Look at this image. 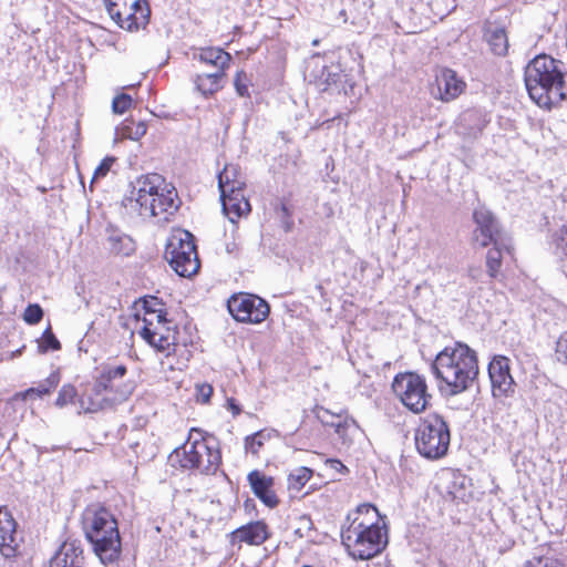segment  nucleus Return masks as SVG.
<instances>
[{
	"label": "nucleus",
	"instance_id": "1",
	"mask_svg": "<svg viewBox=\"0 0 567 567\" xmlns=\"http://www.w3.org/2000/svg\"><path fill=\"white\" fill-rule=\"evenodd\" d=\"M566 66L547 54L535 56L525 68V85L530 99L550 110L567 99Z\"/></svg>",
	"mask_w": 567,
	"mask_h": 567
},
{
	"label": "nucleus",
	"instance_id": "2",
	"mask_svg": "<svg viewBox=\"0 0 567 567\" xmlns=\"http://www.w3.org/2000/svg\"><path fill=\"white\" fill-rule=\"evenodd\" d=\"M432 372L440 383H444L450 394L467 390L478 374L475 352L463 343L446 347L435 357Z\"/></svg>",
	"mask_w": 567,
	"mask_h": 567
},
{
	"label": "nucleus",
	"instance_id": "3",
	"mask_svg": "<svg viewBox=\"0 0 567 567\" xmlns=\"http://www.w3.org/2000/svg\"><path fill=\"white\" fill-rule=\"evenodd\" d=\"M127 200L138 207L141 216L161 217L168 220L179 207L181 200L173 185L165 184L158 174H147L132 183Z\"/></svg>",
	"mask_w": 567,
	"mask_h": 567
},
{
	"label": "nucleus",
	"instance_id": "4",
	"mask_svg": "<svg viewBox=\"0 0 567 567\" xmlns=\"http://www.w3.org/2000/svg\"><path fill=\"white\" fill-rule=\"evenodd\" d=\"M82 523L85 537L102 564L116 561L122 543L117 522L111 511L100 504H91L83 512Z\"/></svg>",
	"mask_w": 567,
	"mask_h": 567
},
{
	"label": "nucleus",
	"instance_id": "5",
	"mask_svg": "<svg viewBox=\"0 0 567 567\" xmlns=\"http://www.w3.org/2000/svg\"><path fill=\"white\" fill-rule=\"evenodd\" d=\"M125 365H106L96 378L90 393L80 399L85 413H94L125 402L135 390L133 380H125Z\"/></svg>",
	"mask_w": 567,
	"mask_h": 567
},
{
	"label": "nucleus",
	"instance_id": "6",
	"mask_svg": "<svg viewBox=\"0 0 567 567\" xmlns=\"http://www.w3.org/2000/svg\"><path fill=\"white\" fill-rule=\"evenodd\" d=\"M171 460L178 462L182 468L209 475L217 472L221 455L213 436L204 437L200 431L193 429L185 444L174 450Z\"/></svg>",
	"mask_w": 567,
	"mask_h": 567
},
{
	"label": "nucleus",
	"instance_id": "7",
	"mask_svg": "<svg viewBox=\"0 0 567 567\" xmlns=\"http://www.w3.org/2000/svg\"><path fill=\"white\" fill-rule=\"evenodd\" d=\"M417 452L427 460H439L449 450L451 434L447 422L439 414H429L421 420L415 432Z\"/></svg>",
	"mask_w": 567,
	"mask_h": 567
},
{
	"label": "nucleus",
	"instance_id": "8",
	"mask_svg": "<svg viewBox=\"0 0 567 567\" xmlns=\"http://www.w3.org/2000/svg\"><path fill=\"white\" fill-rule=\"evenodd\" d=\"M164 256L181 277H192L199 270L194 236L187 230L176 229L168 236Z\"/></svg>",
	"mask_w": 567,
	"mask_h": 567
},
{
	"label": "nucleus",
	"instance_id": "9",
	"mask_svg": "<svg viewBox=\"0 0 567 567\" xmlns=\"http://www.w3.org/2000/svg\"><path fill=\"white\" fill-rule=\"evenodd\" d=\"M145 317L141 329L142 338L156 350L166 352L167 355L176 351L177 331L167 326L166 313L162 310H153L150 302L144 300Z\"/></svg>",
	"mask_w": 567,
	"mask_h": 567
},
{
	"label": "nucleus",
	"instance_id": "10",
	"mask_svg": "<svg viewBox=\"0 0 567 567\" xmlns=\"http://www.w3.org/2000/svg\"><path fill=\"white\" fill-rule=\"evenodd\" d=\"M342 544L353 559L368 560L379 555L388 544L385 527L370 530L341 529Z\"/></svg>",
	"mask_w": 567,
	"mask_h": 567
},
{
	"label": "nucleus",
	"instance_id": "11",
	"mask_svg": "<svg viewBox=\"0 0 567 567\" xmlns=\"http://www.w3.org/2000/svg\"><path fill=\"white\" fill-rule=\"evenodd\" d=\"M392 389L400 402L415 414L423 412L432 399L424 377L415 372L399 373Z\"/></svg>",
	"mask_w": 567,
	"mask_h": 567
},
{
	"label": "nucleus",
	"instance_id": "12",
	"mask_svg": "<svg viewBox=\"0 0 567 567\" xmlns=\"http://www.w3.org/2000/svg\"><path fill=\"white\" fill-rule=\"evenodd\" d=\"M227 307L235 320L249 323L262 322L270 311L266 300L249 293L231 296Z\"/></svg>",
	"mask_w": 567,
	"mask_h": 567
},
{
	"label": "nucleus",
	"instance_id": "13",
	"mask_svg": "<svg viewBox=\"0 0 567 567\" xmlns=\"http://www.w3.org/2000/svg\"><path fill=\"white\" fill-rule=\"evenodd\" d=\"M464 87L465 83L457 79L456 72L445 68L436 73L431 95L442 102H451L464 91Z\"/></svg>",
	"mask_w": 567,
	"mask_h": 567
},
{
	"label": "nucleus",
	"instance_id": "14",
	"mask_svg": "<svg viewBox=\"0 0 567 567\" xmlns=\"http://www.w3.org/2000/svg\"><path fill=\"white\" fill-rule=\"evenodd\" d=\"M17 523L8 509L0 508V554L4 558L16 557L19 550Z\"/></svg>",
	"mask_w": 567,
	"mask_h": 567
},
{
	"label": "nucleus",
	"instance_id": "15",
	"mask_svg": "<svg viewBox=\"0 0 567 567\" xmlns=\"http://www.w3.org/2000/svg\"><path fill=\"white\" fill-rule=\"evenodd\" d=\"M348 525L342 528H355V530H370L374 527H382L380 525V514L375 506L372 504H361L353 512L347 516Z\"/></svg>",
	"mask_w": 567,
	"mask_h": 567
},
{
	"label": "nucleus",
	"instance_id": "16",
	"mask_svg": "<svg viewBox=\"0 0 567 567\" xmlns=\"http://www.w3.org/2000/svg\"><path fill=\"white\" fill-rule=\"evenodd\" d=\"M474 220L476 223V228L473 235L474 245L484 248L491 243H494L493 214L484 207H480L474 212Z\"/></svg>",
	"mask_w": 567,
	"mask_h": 567
},
{
	"label": "nucleus",
	"instance_id": "17",
	"mask_svg": "<svg viewBox=\"0 0 567 567\" xmlns=\"http://www.w3.org/2000/svg\"><path fill=\"white\" fill-rule=\"evenodd\" d=\"M249 485L254 492V494L268 507L272 508L278 505V497L275 494L274 478L270 476H266L259 471L255 470L250 472L247 476Z\"/></svg>",
	"mask_w": 567,
	"mask_h": 567
},
{
	"label": "nucleus",
	"instance_id": "18",
	"mask_svg": "<svg viewBox=\"0 0 567 567\" xmlns=\"http://www.w3.org/2000/svg\"><path fill=\"white\" fill-rule=\"evenodd\" d=\"M84 556L80 542H64L50 560V567H83Z\"/></svg>",
	"mask_w": 567,
	"mask_h": 567
},
{
	"label": "nucleus",
	"instance_id": "19",
	"mask_svg": "<svg viewBox=\"0 0 567 567\" xmlns=\"http://www.w3.org/2000/svg\"><path fill=\"white\" fill-rule=\"evenodd\" d=\"M307 70L309 81L317 84L321 91H326L330 84L339 80L338 68L326 65L319 56L310 60Z\"/></svg>",
	"mask_w": 567,
	"mask_h": 567
},
{
	"label": "nucleus",
	"instance_id": "20",
	"mask_svg": "<svg viewBox=\"0 0 567 567\" xmlns=\"http://www.w3.org/2000/svg\"><path fill=\"white\" fill-rule=\"evenodd\" d=\"M150 8L146 0H134L130 7V12L124 16L120 11V19H113L122 29L137 31L148 23Z\"/></svg>",
	"mask_w": 567,
	"mask_h": 567
},
{
	"label": "nucleus",
	"instance_id": "21",
	"mask_svg": "<svg viewBox=\"0 0 567 567\" xmlns=\"http://www.w3.org/2000/svg\"><path fill=\"white\" fill-rule=\"evenodd\" d=\"M220 200L223 212L231 223L250 212V204L244 195V189L229 192V194L220 193Z\"/></svg>",
	"mask_w": 567,
	"mask_h": 567
},
{
	"label": "nucleus",
	"instance_id": "22",
	"mask_svg": "<svg viewBox=\"0 0 567 567\" xmlns=\"http://www.w3.org/2000/svg\"><path fill=\"white\" fill-rule=\"evenodd\" d=\"M269 537L267 525L261 522H251L231 533L233 543H246L248 545H261Z\"/></svg>",
	"mask_w": 567,
	"mask_h": 567
},
{
	"label": "nucleus",
	"instance_id": "23",
	"mask_svg": "<svg viewBox=\"0 0 567 567\" xmlns=\"http://www.w3.org/2000/svg\"><path fill=\"white\" fill-rule=\"evenodd\" d=\"M218 187L221 194L244 189L245 181L237 165H225L224 169L218 174Z\"/></svg>",
	"mask_w": 567,
	"mask_h": 567
},
{
	"label": "nucleus",
	"instance_id": "24",
	"mask_svg": "<svg viewBox=\"0 0 567 567\" xmlns=\"http://www.w3.org/2000/svg\"><path fill=\"white\" fill-rule=\"evenodd\" d=\"M200 62L214 66L216 70H225L229 66L231 55L220 48H204L194 55Z\"/></svg>",
	"mask_w": 567,
	"mask_h": 567
},
{
	"label": "nucleus",
	"instance_id": "25",
	"mask_svg": "<svg viewBox=\"0 0 567 567\" xmlns=\"http://www.w3.org/2000/svg\"><path fill=\"white\" fill-rule=\"evenodd\" d=\"M225 75V72L221 70H216L212 73L197 74L194 79V84L196 90L204 96H209L223 87L221 80Z\"/></svg>",
	"mask_w": 567,
	"mask_h": 567
},
{
	"label": "nucleus",
	"instance_id": "26",
	"mask_svg": "<svg viewBox=\"0 0 567 567\" xmlns=\"http://www.w3.org/2000/svg\"><path fill=\"white\" fill-rule=\"evenodd\" d=\"M449 493L454 499L467 502L472 497L471 480L463 474H453Z\"/></svg>",
	"mask_w": 567,
	"mask_h": 567
},
{
	"label": "nucleus",
	"instance_id": "27",
	"mask_svg": "<svg viewBox=\"0 0 567 567\" xmlns=\"http://www.w3.org/2000/svg\"><path fill=\"white\" fill-rule=\"evenodd\" d=\"M498 392H503L506 396L514 393L515 382L509 374L508 359L498 355Z\"/></svg>",
	"mask_w": 567,
	"mask_h": 567
},
{
	"label": "nucleus",
	"instance_id": "28",
	"mask_svg": "<svg viewBox=\"0 0 567 567\" xmlns=\"http://www.w3.org/2000/svg\"><path fill=\"white\" fill-rule=\"evenodd\" d=\"M147 131V126L145 122L138 121L135 122L133 120H126L120 127H117V133L122 138H128L132 141L141 140Z\"/></svg>",
	"mask_w": 567,
	"mask_h": 567
},
{
	"label": "nucleus",
	"instance_id": "29",
	"mask_svg": "<svg viewBox=\"0 0 567 567\" xmlns=\"http://www.w3.org/2000/svg\"><path fill=\"white\" fill-rule=\"evenodd\" d=\"M312 470L306 466L293 470L288 476V487L299 492L311 478Z\"/></svg>",
	"mask_w": 567,
	"mask_h": 567
},
{
	"label": "nucleus",
	"instance_id": "30",
	"mask_svg": "<svg viewBox=\"0 0 567 567\" xmlns=\"http://www.w3.org/2000/svg\"><path fill=\"white\" fill-rule=\"evenodd\" d=\"M111 250L115 254L128 256L134 251V244L126 235H112L109 238Z\"/></svg>",
	"mask_w": 567,
	"mask_h": 567
},
{
	"label": "nucleus",
	"instance_id": "31",
	"mask_svg": "<svg viewBox=\"0 0 567 567\" xmlns=\"http://www.w3.org/2000/svg\"><path fill=\"white\" fill-rule=\"evenodd\" d=\"M269 434L265 431L256 432L245 439V450L254 455H257L264 442L269 439Z\"/></svg>",
	"mask_w": 567,
	"mask_h": 567
},
{
	"label": "nucleus",
	"instance_id": "32",
	"mask_svg": "<svg viewBox=\"0 0 567 567\" xmlns=\"http://www.w3.org/2000/svg\"><path fill=\"white\" fill-rule=\"evenodd\" d=\"M482 33L491 51L494 52L496 48V19H493V17L487 18L483 23Z\"/></svg>",
	"mask_w": 567,
	"mask_h": 567
},
{
	"label": "nucleus",
	"instance_id": "33",
	"mask_svg": "<svg viewBox=\"0 0 567 567\" xmlns=\"http://www.w3.org/2000/svg\"><path fill=\"white\" fill-rule=\"evenodd\" d=\"M59 382L60 373L58 371H53L45 380L41 381L37 386L38 398H42L51 393V391L58 386Z\"/></svg>",
	"mask_w": 567,
	"mask_h": 567
},
{
	"label": "nucleus",
	"instance_id": "34",
	"mask_svg": "<svg viewBox=\"0 0 567 567\" xmlns=\"http://www.w3.org/2000/svg\"><path fill=\"white\" fill-rule=\"evenodd\" d=\"M557 250L561 254V270L567 277V227L560 230L556 240Z\"/></svg>",
	"mask_w": 567,
	"mask_h": 567
},
{
	"label": "nucleus",
	"instance_id": "35",
	"mask_svg": "<svg viewBox=\"0 0 567 567\" xmlns=\"http://www.w3.org/2000/svg\"><path fill=\"white\" fill-rule=\"evenodd\" d=\"M39 348L42 352L61 348L60 341L55 338L50 327L43 332Z\"/></svg>",
	"mask_w": 567,
	"mask_h": 567
},
{
	"label": "nucleus",
	"instance_id": "36",
	"mask_svg": "<svg viewBox=\"0 0 567 567\" xmlns=\"http://www.w3.org/2000/svg\"><path fill=\"white\" fill-rule=\"evenodd\" d=\"M75 395H76L75 388L71 384H64L59 391V394H58V398L55 401V405L63 408L68 403L72 402V400L75 398Z\"/></svg>",
	"mask_w": 567,
	"mask_h": 567
},
{
	"label": "nucleus",
	"instance_id": "37",
	"mask_svg": "<svg viewBox=\"0 0 567 567\" xmlns=\"http://www.w3.org/2000/svg\"><path fill=\"white\" fill-rule=\"evenodd\" d=\"M43 318V310L38 303L29 305L23 313V319L29 324H37Z\"/></svg>",
	"mask_w": 567,
	"mask_h": 567
},
{
	"label": "nucleus",
	"instance_id": "38",
	"mask_svg": "<svg viewBox=\"0 0 567 567\" xmlns=\"http://www.w3.org/2000/svg\"><path fill=\"white\" fill-rule=\"evenodd\" d=\"M132 105V97L128 94L122 93L113 99L112 110L116 114H123Z\"/></svg>",
	"mask_w": 567,
	"mask_h": 567
},
{
	"label": "nucleus",
	"instance_id": "39",
	"mask_svg": "<svg viewBox=\"0 0 567 567\" xmlns=\"http://www.w3.org/2000/svg\"><path fill=\"white\" fill-rule=\"evenodd\" d=\"M234 84H235V89H236V92L238 93V95H240L243 97L249 96L248 79H247V74L244 71H239L236 73Z\"/></svg>",
	"mask_w": 567,
	"mask_h": 567
},
{
	"label": "nucleus",
	"instance_id": "40",
	"mask_svg": "<svg viewBox=\"0 0 567 567\" xmlns=\"http://www.w3.org/2000/svg\"><path fill=\"white\" fill-rule=\"evenodd\" d=\"M555 355L557 361L567 364V332L563 333L558 338L556 342Z\"/></svg>",
	"mask_w": 567,
	"mask_h": 567
},
{
	"label": "nucleus",
	"instance_id": "41",
	"mask_svg": "<svg viewBox=\"0 0 567 567\" xmlns=\"http://www.w3.org/2000/svg\"><path fill=\"white\" fill-rule=\"evenodd\" d=\"M114 161V157H105L95 168L91 183L93 184L96 179L106 176Z\"/></svg>",
	"mask_w": 567,
	"mask_h": 567
},
{
	"label": "nucleus",
	"instance_id": "42",
	"mask_svg": "<svg viewBox=\"0 0 567 567\" xmlns=\"http://www.w3.org/2000/svg\"><path fill=\"white\" fill-rule=\"evenodd\" d=\"M525 567H563V565L550 558H536L526 563Z\"/></svg>",
	"mask_w": 567,
	"mask_h": 567
},
{
	"label": "nucleus",
	"instance_id": "43",
	"mask_svg": "<svg viewBox=\"0 0 567 567\" xmlns=\"http://www.w3.org/2000/svg\"><path fill=\"white\" fill-rule=\"evenodd\" d=\"M213 394V386L209 384H200L197 385V396L198 400L206 403L209 401L210 396Z\"/></svg>",
	"mask_w": 567,
	"mask_h": 567
},
{
	"label": "nucleus",
	"instance_id": "44",
	"mask_svg": "<svg viewBox=\"0 0 567 567\" xmlns=\"http://www.w3.org/2000/svg\"><path fill=\"white\" fill-rule=\"evenodd\" d=\"M495 362H496V355H493L489 361V364H488V374H489V379H491V390H492V394L494 396L496 395V374L494 372Z\"/></svg>",
	"mask_w": 567,
	"mask_h": 567
},
{
	"label": "nucleus",
	"instance_id": "45",
	"mask_svg": "<svg viewBox=\"0 0 567 567\" xmlns=\"http://www.w3.org/2000/svg\"><path fill=\"white\" fill-rule=\"evenodd\" d=\"M104 6L112 19H120V10L117 9L118 3L112 0H103Z\"/></svg>",
	"mask_w": 567,
	"mask_h": 567
},
{
	"label": "nucleus",
	"instance_id": "46",
	"mask_svg": "<svg viewBox=\"0 0 567 567\" xmlns=\"http://www.w3.org/2000/svg\"><path fill=\"white\" fill-rule=\"evenodd\" d=\"M38 396L37 386L29 388L25 391L19 392L14 394V400H27L29 398Z\"/></svg>",
	"mask_w": 567,
	"mask_h": 567
},
{
	"label": "nucleus",
	"instance_id": "47",
	"mask_svg": "<svg viewBox=\"0 0 567 567\" xmlns=\"http://www.w3.org/2000/svg\"><path fill=\"white\" fill-rule=\"evenodd\" d=\"M497 39H498V43L501 41H503V54H507L508 53V48H509V44H508V39H507V35L505 33L504 30H501L498 29V35H497Z\"/></svg>",
	"mask_w": 567,
	"mask_h": 567
},
{
	"label": "nucleus",
	"instance_id": "48",
	"mask_svg": "<svg viewBox=\"0 0 567 567\" xmlns=\"http://www.w3.org/2000/svg\"><path fill=\"white\" fill-rule=\"evenodd\" d=\"M326 463L329 464L330 467L336 471L347 470V467L339 460L329 458L326 461Z\"/></svg>",
	"mask_w": 567,
	"mask_h": 567
},
{
	"label": "nucleus",
	"instance_id": "49",
	"mask_svg": "<svg viewBox=\"0 0 567 567\" xmlns=\"http://www.w3.org/2000/svg\"><path fill=\"white\" fill-rule=\"evenodd\" d=\"M487 267L491 272V276H494L496 271V259L492 257V250L487 255Z\"/></svg>",
	"mask_w": 567,
	"mask_h": 567
},
{
	"label": "nucleus",
	"instance_id": "50",
	"mask_svg": "<svg viewBox=\"0 0 567 567\" xmlns=\"http://www.w3.org/2000/svg\"><path fill=\"white\" fill-rule=\"evenodd\" d=\"M299 520H300L301 527L308 528V529L311 527L312 523H311V519L309 516L302 515V516H300Z\"/></svg>",
	"mask_w": 567,
	"mask_h": 567
},
{
	"label": "nucleus",
	"instance_id": "51",
	"mask_svg": "<svg viewBox=\"0 0 567 567\" xmlns=\"http://www.w3.org/2000/svg\"><path fill=\"white\" fill-rule=\"evenodd\" d=\"M503 250H504L506 254H508L509 256H512V255H513V254H512V247H511L509 245H505V244H504V245H503V248H501V247L498 246L497 254H498V256H499V257H502V255H503Z\"/></svg>",
	"mask_w": 567,
	"mask_h": 567
},
{
	"label": "nucleus",
	"instance_id": "52",
	"mask_svg": "<svg viewBox=\"0 0 567 567\" xmlns=\"http://www.w3.org/2000/svg\"><path fill=\"white\" fill-rule=\"evenodd\" d=\"M230 409L234 413V415H237L240 413V409L234 403V401H229Z\"/></svg>",
	"mask_w": 567,
	"mask_h": 567
},
{
	"label": "nucleus",
	"instance_id": "53",
	"mask_svg": "<svg viewBox=\"0 0 567 567\" xmlns=\"http://www.w3.org/2000/svg\"><path fill=\"white\" fill-rule=\"evenodd\" d=\"M433 1L434 0H420L421 3H424V4L429 6V7L432 6Z\"/></svg>",
	"mask_w": 567,
	"mask_h": 567
},
{
	"label": "nucleus",
	"instance_id": "54",
	"mask_svg": "<svg viewBox=\"0 0 567 567\" xmlns=\"http://www.w3.org/2000/svg\"><path fill=\"white\" fill-rule=\"evenodd\" d=\"M340 16L343 17V21L346 22L347 21V14H346V11L344 10H341L340 11Z\"/></svg>",
	"mask_w": 567,
	"mask_h": 567
},
{
	"label": "nucleus",
	"instance_id": "55",
	"mask_svg": "<svg viewBox=\"0 0 567 567\" xmlns=\"http://www.w3.org/2000/svg\"><path fill=\"white\" fill-rule=\"evenodd\" d=\"M319 41L318 40H313L312 44L313 45H318Z\"/></svg>",
	"mask_w": 567,
	"mask_h": 567
},
{
	"label": "nucleus",
	"instance_id": "56",
	"mask_svg": "<svg viewBox=\"0 0 567 567\" xmlns=\"http://www.w3.org/2000/svg\"><path fill=\"white\" fill-rule=\"evenodd\" d=\"M302 567H310V566H308V565H305V566H302Z\"/></svg>",
	"mask_w": 567,
	"mask_h": 567
}]
</instances>
